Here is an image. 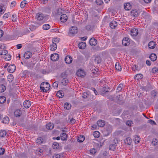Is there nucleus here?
<instances>
[{"instance_id":"4c0bfd02","label":"nucleus","mask_w":158,"mask_h":158,"mask_svg":"<svg viewBox=\"0 0 158 158\" xmlns=\"http://www.w3.org/2000/svg\"><path fill=\"white\" fill-rule=\"evenodd\" d=\"M6 98L3 96H1L0 97V103H3L6 101Z\"/></svg>"},{"instance_id":"69168bd1","label":"nucleus","mask_w":158,"mask_h":158,"mask_svg":"<svg viewBox=\"0 0 158 158\" xmlns=\"http://www.w3.org/2000/svg\"><path fill=\"white\" fill-rule=\"evenodd\" d=\"M98 70H99L98 69L96 68L95 69H93L91 71L92 73L94 74H97Z\"/></svg>"},{"instance_id":"1a4fd4ad","label":"nucleus","mask_w":158,"mask_h":158,"mask_svg":"<svg viewBox=\"0 0 158 158\" xmlns=\"http://www.w3.org/2000/svg\"><path fill=\"white\" fill-rule=\"evenodd\" d=\"M68 19V17L65 14H63L61 15L60 18L61 21L62 22H66Z\"/></svg>"},{"instance_id":"473e14b6","label":"nucleus","mask_w":158,"mask_h":158,"mask_svg":"<svg viewBox=\"0 0 158 158\" xmlns=\"http://www.w3.org/2000/svg\"><path fill=\"white\" fill-rule=\"evenodd\" d=\"M134 142L135 143H139L140 141V138H139V137L138 136L135 135L134 136Z\"/></svg>"},{"instance_id":"774afa93","label":"nucleus","mask_w":158,"mask_h":158,"mask_svg":"<svg viewBox=\"0 0 158 158\" xmlns=\"http://www.w3.org/2000/svg\"><path fill=\"white\" fill-rule=\"evenodd\" d=\"M2 8L3 7L0 5V14H2L4 13V11Z\"/></svg>"},{"instance_id":"cd10ccee","label":"nucleus","mask_w":158,"mask_h":158,"mask_svg":"<svg viewBox=\"0 0 158 158\" xmlns=\"http://www.w3.org/2000/svg\"><path fill=\"white\" fill-rule=\"evenodd\" d=\"M7 134L6 131L4 130L0 131V137H4Z\"/></svg>"},{"instance_id":"9d476101","label":"nucleus","mask_w":158,"mask_h":158,"mask_svg":"<svg viewBox=\"0 0 158 158\" xmlns=\"http://www.w3.org/2000/svg\"><path fill=\"white\" fill-rule=\"evenodd\" d=\"M138 33V30L135 28L131 29V34L132 36H136Z\"/></svg>"},{"instance_id":"6ab92c4d","label":"nucleus","mask_w":158,"mask_h":158,"mask_svg":"<svg viewBox=\"0 0 158 158\" xmlns=\"http://www.w3.org/2000/svg\"><path fill=\"white\" fill-rule=\"evenodd\" d=\"M124 8L126 10H129L131 8V5L128 2L127 3L124 4Z\"/></svg>"},{"instance_id":"423d86ee","label":"nucleus","mask_w":158,"mask_h":158,"mask_svg":"<svg viewBox=\"0 0 158 158\" xmlns=\"http://www.w3.org/2000/svg\"><path fill=\"white\" fill-rule=\"evenodd\" d=\"M59 58V55L57 53H54L51 55V59L53 61L57 60Z\"/></svg>"},{"instance_id":"aec40b11","label":"nucleus","mask_w":158,"mask_h":158,"mask_svg":"<svg viewBox=\"0 0 158 158\" xmlns=\"http://www.w3.org/2000/svg\"><path fill=\"white\" fill-rule=\"evenodd\" d=\"M78 46L80 49H83L86 46V44L84 42H81L78 44Z\"/></svg>"},{"instance_id":"c9c22d12","label":"nucleus","mask_w":158,"mask_h":158,"mask_svg":"<svg viewBox=\"0 0 158 158\" xmlns=\"http://www.w3.org/2000/svg\"><path fill=\"white\" fill-rule=\"evenodd\" d=\"M27 4V1L26 0L22 1L20 4V7L22 8H23L25 6V5Z\"/></svg>"},{"instance_id":"bf43d9fd","label":"nucleus","mask_w":158,"mask_h":158,"mask_svg":"<svg viewBox=\"0 0 158 158\" xmlns=\"http://www.w3.org/2000/svg\"><path fill=\"white\" fill-rule=\"evenodd\" d=\"M5 152V149L2 148H0V155H3Z\"/></svg>"},{"instance_id":"5701e85b","label":"nucleus","mask_w":158,"mask_h":158,"mask_svg":"<svg viewBox=\"0 0 158 158\" xmlns=\"http://www.w3.org/2000/svg\"><path fill=\"white\" fill-rule=\"evenodd\" d=\"M69 83V81L67 78H64L61 80V83L64 86H66Z\"/></svg>"},{"instance_id":"864d4df0","label":"nucleus","mask_w":158,"mask_h":158,"mask_svg":"<svg viewBox=\"0 0 158 158\" xmlns=\"http://www.w3.org/2000/svg\"><path fill=\"white\" fill-rule=\"evenodd\" d=\"M148 122L152 125H155L156 124V123L154 121L151 119L148 120Z\"/></svg>"},{"instance_id":"8fccbe9b","label":"nucleus","mask_w":158,"mask_h":158,"mask_svg":"<svg viewBox=\"0 0 158 158\" xmlns=\"http://www.w3.org/2000/svg\"><path fill=\"white\" fill-rule=\"evenodd\" d=\"M95 2L98 5H102L103 2L102 0H96Z\"/></svg>"},{"instance_id":"f03ea898","label":"nucleus","mask_w":158,"mask_h":158,"mask_svg":"<svg viewBox=\"0 0 158 158\" xmlns=\"http://www.w3.org/2000/svg\"><path fill=\"white\" fill-rule=\"evenodd\" d=\"M36 16L38 20L44 21L46 19L45 16L42 13H38L36 14Z\"/></svg>"},{"instance_id":"e433bc0d","label":"nucleus","mask_w":158,"mask_h":158,"mask_svg":"<svg viewBox=\"0 0 158 158\" xmlns=\"http://www.w3.org/2000/svg\"><path fill=\"white\" fill-rule=\"evenodd\" d=\"M6 89V87L3 84L0 85V92H3Z\"/></svg>"},{"instance_id":"412c9836","label":"nucleus","mask_w":158,"mask_h":158,"mask_svg":"<svg viewBox=\"0 0 158 158\" xmlns=\"http://www.w3.org/2000/svg\"><path fill=\"white\" fill-rule=\"evenodd\" d=\"M54 127V124L51 123H49L46 125V128L48 130H52L53 129Z\"/></svg>"},{"instance_id":"4d7b16f0","label":"nucleus","mask_w":158,"mask_h":158,"mask_svg":"<svg viewBox=\"0 0 158 158\" xmlns=\"http://www.w3.org/2000/svg\"><path fill=\"white\" fill-rule=\"evenodd\" d=\"M90 152L91 154H94L96 152V150L95 149L92 148L90 150Z\"/></svg>"},{"instance_id":"dca6fc26","label":"nucleus","mask_w":158,"mask_h":158,"mask_svg":"<svg viewBox=\"0 0 158 158\" xmlns=\"http://www.w3.org/2000/svg\"><path fill=\"white\" fill-rule=\"evenodd\" d=\"M23 106L26 108H29L31 106V102L29 100L25 101L23 102Z\"/></svg>"},{"instance_id":"f8f14e48","label":"nucleus","mask_w":158,"mask_h":158,"mask_svg":"<svg viewBox=\"0 0 158 158\" xmlns=\"http://www.w3.org/2000/svg\"><path fill=\"white\" fill-rule=\"evenodd\" d=\"M117 26V23L114 21H112L110 23V26L112 29H114Z\"/></svg>"},{"instance_id":"58836bf2","label":"nucleus","mask_w":158,"mask_h":158,"mask_svg":"<svg viewBox=\"0 0 158 158\" xmlns=\"http://www.w3.org/2000/svg\"><path fill=\"white\" fill-rule=\"evenodd\" d=\"M50 27V26L48 24H44L43 26V28L44 30H47L49 29Z\"/></svg>"},{"instance_id":"e2e57ef3","label":"nucleus","mask_w":158,"mask_h":158,"mask_svg":"<svg viewBox=\"0 0 158 158\" xmlns=\"http://www.w3.org/2000/svg\"><path fill=\"white\" fill-rule=\"evenodd\" d=\"M60 154H55L53 156V158H60Z\"/></svg>"},{"instance_id":"f704fd0d","label":"nucleus","mask_w":158,"mask_h":158,"mask_svg":"<svg viewBox=\"0 0 158 158\" xmlns=\"http://www.w3.org/2000/svg\"><path fill=\"white\" fill-rule=\"evenodd\" d=\"M9 118L7 116H6L4 118H3L2 122L5 123H8L9 121Z\"/></svg>"},{"instance_id":"c756f323","label":"nucleus","mask_w":158,"mask_h":158,"mask_svg":"<svg viewBox=\"0 0 158 158\" xmlns=\"http://www.w3.org/2000/svg\"><path fill=\"white\" fill-rule=\"evenodd\" d=\"M131 139L130 137L127 138L125 140V143L127 145H130L131 143Z\"/></svg>"},{"instance_id":"ddd939ff","label":"nucleus","mask_w":158,"mask_h":158,"mask_svg":"<svg viewBox=\"0 0 158 158\" xmlns=\"http://www.w3.org/2000/svg\"><path fill=\"white\" fill-rule=\"evenodd\" d=\"M89 42L91 45L94 46L97 44V40L94 38H92L90 40Z\"/></svg>"},{"instance_id":"338daca9","label":"nucleus","mask_w":158,"mask_h":158,"mask_svg":"<svg viewBox=\"0 0 158 158\" xmlns=\"http://www.w3.org/2000/svg\"><path fill=\"white\" fill-rule=\"evenodd\" d=\"M158 70V69L156 67L153 68L152 69V72L153 73H156Z\"/></svg>"},{"instance_id":"2f4dec72","label":"nucleus","mask_w":158,"mask_h":158,"mask_svg":"<svg viewBox=\"0 0 158 158\" xmlns=\"http://www.w3.org/2000/svg\"><path fill=\"white\" fill-rule=\"evenodd\" d=\"M50 47L51 50L54 51L57 48V45L56 44H53L52 45H51Z\"/></svg>"},{"instance_id":"bb28decb","label":"nucleus","mask_w":158,"mask_h":158,"mask_svg":"<svg viewBox=\"0 0 158 158\" xmlns=\"http://www.w3.org/2000/svg\"><path fill=\"white\" fill-rule=\"evenodd\" d=\"M150 58L152 61H154L156 59L157 56L155 54L152 53L150 55Z\"/></svg>"},{"instance_id":"2eb2a0df","label":"nucleus","mask_w":158,"mask_h":158,"mask_svg":"<svg viewBox=\"0 0 158 158\" xmlns=\"http://www.w3.org/2000/svg\"><path fill=\"white\" fill-rule=\"evenodd\" d=\"M41 86H43L45 89H48L47 91H48L49 89L50 85L48 82H44L41 83Z\"/></svg>"},{"instance_id":"37998d69","label":"nucleus","mask_w":158,"mask_h":158,"mask_svg":"<svg viewBox=\"0 0 158 158\" xmlns=\"http://www.w3.org/2000/svg\"><path fill=\"white\" fill-rule=\"evenodd\" d=\"M8 52V51L6 50H3V51L2 50L0 51V54L1 55H5L6 56Z\"/></svg>"},{"instance_id":"680f3d73","label":"nucleus","mask_w":158,"mask_h":158,"mask_svg":"<svg viewBox=\"0 0 158 158\" xmlns=\"http://www.w3.org/2000/svg\"><path fill=\"white\" fill-rule=\"evenodd\" d=\"M88 95V93L86 92H84L83 94L82 97L84 98H86Z\"/></svg>"},{"instance_id":"09e8293b","label":"nucleus","mask_w":158,"mask_h":158,"mask_svg":"<svg viewBox=\"0 0 158 158\" xmlns=\"http://www.w3.org/2000/svg\"><path fill=\"white\" fill-rule=\"evenodd\" d=\"M59 42V40L58 38H54L52 40V42L53 44H56V43H58Z\"/></svg>"},{"instance_id":"6e6d98bb","label":"nucleus","mask_w":158,"mask_h":158,"mask_svg":"<svg viewBox=\"0 0 158 158\" xmlns=\"http://www.w3.org/2000/svg\"><path fill=\"white\" fill-rule=\"evenodd\" d=\"M52 86L55 88H57L58 86V81H56L54 82L52 84Z\"/></svg>"},{"instance_id":"f257e3e1","label":"nucleus","mask_w":158,"mask_h":158,"mask_svg":"<svg viewBox=\"0 0 158 158\" xmlns=\"http://www.w3.org/2000/svg\"><path fill=\"white\" fill-rule=\"evenodd\" d=\"M77 31V28L76 27L72 26L69 29L68 34L70 36H73L76 34Z\"/></svg>"},{"instance_id":"3c124183","label":"nucleus","mask_w":158,"mask_h":158,"mask_svg":"<svg viewBox=\"0 0 158 158\" xmlns=\"http://www.w3.org/2000/svg\"><path fill=\"white\" fill-rule=\"evenodd\" d=\"M158 142V141L157 139H153L152 141V143L153 145L155 146L157 145Z\"/></svg>"},{"instance_id":"7c9ffc66","label":"nucleus","mask_w":158,"mask_h":158,"mask_svg":"<svg viewBox=\"0 0 158 158\" xmlns=\"http://www.w3.org/2000/svg\"><path fill=\"white\" fill-rule=\"evenodd\" d=\"M71 105L69 103H65L64 105V108L67 110H69L71 108Z\"/></svg>"},{"instance_id":"13d9d810","label":"nucleus","mask_w":158,"mask_h":158,"mask_svg":"<svg viewBox=\"0 0 158 158\" xmlns=\"http://www.w3.org/2000/svg\"><path fill=\"white\" fill-rule=\"evenodd\" d=\"M12 20L13 22H15L16 21L17 16L16 14L12 15Z\"/></svg>"},{"instance_id":"72a5a7b5","label":"nucleus","mask_w":158,"mask_h":158,"mask_svg":"<svg viewBox=\"0 0 158 158\" xmlns=\"http://www.w3.org/2000/svg\"><path fill=\"white\" fill-rule=\"evenodd\" d=\"M115 67L116 69L118 71H121L122 70L121 67L118 63H116L115 65Z\"/></svg>"},{"instance_id":"603ef678","label":"nucleus","mask_w":158,"mask_h":158,"mask_svg":"<svg viewBox=\"0 0 158 158\" xmlns=\"http://www.w3.org/2000/svg\"><path fill=\"white\" fill-rule=\"evenodd\" d=\"M133 124V121L131 120H128L127 121L126 124L127 126H131Z\"/></svg>"},{"instance_id":"a878e982","label":"nucleus","mask_w":158,"mask_h":158,"mask_svg":"<svg viewBox=\"0 0 158 158\" xmlns=\"http://www.w3.org/2000/svg\"><path fill=\"white\" fill-rule=\"evenodd\" d=\"M143 74L141 73H139L137 74L135 76L134 79L139 80V79H142L143 78Z\"/></svg>"},{"instance_id":"a18cd8bd","label":"nucleus","mask_w":158,"mask_h":158,"mask_svg":"<svg viewBox=\"0 0 158 158\" xmlns=\"http://www.w3.org/2000/svg\"><path fill=\"white\" fill-rule=\"evenodd\" d=\"M43 139L41 137L38 138L37 140V143L39 144H41L43 143Z\"/></svg>"},{"instance_id":"4468645a","label":"nucleus","mask_w":158,"mask_h":158,"mask_svg":"<svg viewBox=\"0 0 158 158\" xmlns=\"http://www.w3.org/2000/svg\"><path fill=\"white\" fill-rule=\"evenodd\" d=\"M22 114V111L19 109L16 110L14 112V115L16 117H19Z\"/></svg>"},{"instance_id":"a211bd4d","label":"nucleus","mask_w":158,"mask_h":158,"mask_svg":"<svg viewBox=\"0 0 158 158\" xmlns=\"http://www.w3.org/2000/svg\"><path fill=\"white\" fill-rule=\"evenodd\" d=\"M60 137L62 140L64 141L66 140L67 139L68 135L65 133H63L61 134Z\"/></svg>"},{"instance_id":"052dcab7","label":"nucleus","mask_w":158,"mask_h":158,"mask_svg":"<svg viewBox=\"0 0 158 158\" xmlns=\"http://www.w3.org/2000/svg\"><path fill=\"white\" fill-rule=\"evenodd\" d=\"M40 89L43 92H47L48 89H45L43 86H40Z\"/></svg>"},{"instance_id":"20e7f679","label":"nucleus","mask_w":158,"mask_h":158,"mask_svg":"<svg viewBox=\"0 0 158 158\" xmlns=\"http://www.w3.org/2000/svg\"><path fill=\"white\" fill-rule=\"evenodd\" d=\"M129 42L130 40L127 37H125L123 40L122 44L123 45L125 46H127L130 44V43Z\"/></svg>"},{"instance_id":"b1692460","label":"nucleus","mask_w":158,"mask_h":158,"mask_svg":"<svg viewBox=\"0 0 158 158\" xmlns=\"http://www.w3.org/2000/svg\"><path fill=\"white\" fill-rule=\"evenodd\" d=\"M56 94V96L60 98H62L64 95V93L62 91H58Z\"/></svg>"},{"instance_id":"39448f33","label":"nucleus","mask_w":158,"mask_h":158,"mask_svg":"<svg viewBox=\"0 0 158 158\" xmlns=\"http://www.w3.org/2000/svg\"><path fill=\"white\" fill-rule=\"evenodd\" d=\"M77 74L78 76L81 77H84L85 75V73L83 70L81 69L77 70Z\"/></svg>"},{"instance_id":"a19ab883","label":"nucleus","mask_w":158,"mask_h":158,"mask_svg":"<svg viewBox=\"0 0 158 158\" xmlns=\"http://www.w3.org/2000/svg\"><path fill=\"white\" fill-rule=\"evenodd\" d=\"M8 81L10 82H11L14 79V77L12 75L9 74L7 77Z\"/></svg>"},{"instance_id":"0e129e2a","label":"nucleus","mask_w":158,"mask_h":158,"mask_svg":"<svg viewBox=\"0 0 158 158\" xmlns=\"http://www.w3.org/2000/svg\"><path fill=\"white\" fill-rule=\"evenodd\" d=\"M16 4V3L15 1H13L11 3V5H10V7H14Z\"/></svg>"},{"instance_id":"7ed1b4c3","label":"nucleus","mask_w":158,"mask_h":158,"mask_svg":"<svg viewBox=\"0 0 158 158\" xmlns=\"http://www.w3.org/2000/svg\"><path fill=\"white\" fill-rule=\"evenodd\" d=\"M16 67L14 64H12L8 66L7 70L10 73H13L15 70Z\"/></svg>"},{"instance_id":"ea45409f","label":"nucleus","mask_w":158,"mask_h":158,"mask_svg":"<svg viewBox=\"0 0 158 158\" xmlns=\"http://www.w3.org/2000/svg\"><path fill=\"white\" fill-rule=\"evenodd\" d=\"M59 144L58 143L54 142L52 145V147L54 149H57L58 148Z\"/></svg>"},{"instance_id":"79ce46f5","label":"nucleus","mask_w":158,"mask_h":158,"mask_svg":"<svg viewBox=\"0 0 158 158\" xmlns=\"http://www.w3.org/2000/svg\"><path fill=\"white\" fill-rule=\"evenodd\" d=\"M93 135L96 138H98L100 136V133L98 131H95L93 133Z\"/></svg>"},{"instance_id":"393cba45","label":"nucleus","mask_w":158,"mask_h":158,"mask_svg":"<svg viewBox=\"0 0 158 158\" xmlns=\"http://www.w3.org/2000/svg\"><path fill=\"white\" fill-rule=\"evenodd\" d=\"M85 139V137L84 135H80L77 138V141L78 142H82Z\"/></svg>"},{"instance_id":"9b49d317","label":"nucleus","mask_w":158,"mask_h":158,"mask_svg":"<svg viewBox=\"0 0 158 158\" xmlns=\"http://www.w3.org/2000/svg\"><path fill=\"white\" fill-rule=\"evenodd\" d=\"M156 45V43L154 41H151L148 43V47L150 49H153L155 47Z\"/></svg>"},{"instance_id":"c03bdc74","label":"nucleus","mask_w":158,"mask_h":158,"mask_svg":"<svg viewBox=\"0 0 158 158\" xmlns=\"http://www.w3.org/2000/svg\"><path fill=\"white\" fill-rule=\"evenodd\" d=\"M123 87V85L122 84H120L117 88V90L118 92H119L122 90V88Z\"/></svg>"},{"instance_id":"de8ad7c7","label":"nucleus","mask_w":158,"mask_h":158,"mask_svg":"<svg viewBox=\"0 0 158 158\" xmlns=\"http://www.w3.org/2000/svg\"><path fill=\"white\" fill-rule=\"evenodd\" d=\"M132 69L133 71H139L140 69L138 68V66L135 64L133 65L132 67Z\"/></svg>"},{"instance_id":"5fc2aeb1","label":"nucleus","mask_w":158,"mask_h":158,"mask_svg":"<svg viewBox=\"0 0 158 158\" xmlns=\"http://www.w3.org/2000/svg\"><path fill=\"white\" fill-rule=\"evenodd\" d=\"M117 98L118 100L122 101L123 98L122 95H118L117 96Z\"/></svg>"},{"instance_id":"0eeeda50","label":"nucleus","mask_w":158,"mask_h":158,"mask_svg":"<svg viewBox=\"0 0 158 158\" xmlns=\"http://www.w3.org/2000/svg\"><path fill=\"white\" fill-rule=\"evenodd\" d=\"M64 60L66 63L70 64L72 61V58L70 56H67L65 58Z\"/></svg>"},{"instance_id":"f3484780","label":"nucleus","mask_w":158,"mask_h":158,"mask_svg":"<svg viewBox=\"0 0 158 158\" xmlns=\"http://www.w3.org/2000/svg\"><path fill=\"white\" fill-rule=\"evenodd\" d=\"M131 14L132 16L135 17L138 16L139 15L138 12L135 9L133 10H131Z\"/></svg>"},{"instance_id":"49530a36","label":"nucleus","mask_w":158,"mask_h":158,"mask_svg":"<svg viewBox=\"0 0 158 158\" xmlns=\"http://www.w3.org/2000/svg\"><path fill=\"white\" fill-rule=\"evenodd\" d=\"M11 56L9 54H7L5 56V59L6 60H9L11 59Z\"/></svg>"},{"instance_id":"c85d7f7f","label":"nucleus","mask_w":158,"mask_h":158,"mask_svg":"<svg viewBox=\"0 0 158 158\" xmlns=\"http://www.w3.org/2000/svg\"><path fill=\"white\" fill-rule=\"evenodd\" d=\"M116 145V142H115L114 143L110 145L109 146V150L112 151H114V149H115Z\"/></svg>"},{"instance_id":"6e6552de","label":"nucleus","mask_w":158,"mask_h":158,"mask_svg":"<svg viewBox=\"0 0 158 158\" xmlns=\"http://www.w3.org/2000/svg\"><path fill=\"white\" fill-rule=\"evenodd\" d=\"M32 56V53L30 51L26 52L24 54L23 56L26 59H28Z\"/></svg>"},{"instance_id":"4be33fe9","label":"nucleus","mask_w":158,"mask_h":158,"mask_svg":"<svg viewBox=\"0 0 158 158\" xmlns=\"http://www.w3.org/2000/svg\"><path fill=\"white\" fill-rule=\"evenodd\" d=\"M97 124L98 127H103L105 125V122L102 120H99L97 122Z\"/></svg>"}]
</instances>
